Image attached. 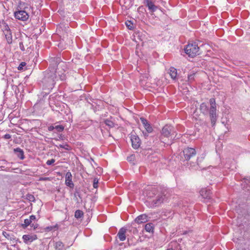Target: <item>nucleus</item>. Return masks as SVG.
Masks as SVG:
<instances>
[{"label":"nucleus","instance_id":"obj_43","mask_svg":"<svg viewBox=\"0 0 250 250\" xmlns=\"http://www.w3.org/2000/svg\"><path fill=\"white\" fill-rule=\"evenodd\" d=\"M174 250V249H172V248H170V249H167V250Z\"/></svg>","mask_w":250,"mask_h":250},{"label":"nucleus","instance_id":"obj_10","mask_svg":"<svg viewBox=\"0 0 250 250\" xmlns=\"http://www.w3.org/2000/svg\"><path fill=\"white\" fill-rule=\"evenodd\" d=\"M140 120L145 128L147 133H151L153 131V128L148 122L144 118H141Z\"/></svg>","mask_w":250,"mask_h":250},{"label":"nucleus","instance_id":"obj_1","mask_svg":"<svg viewBox=\"0 0 250 250\" xmlns=\"http://www.w3.org/2000/svg\"><path fill=\"white\" fill-rule=\"evenodd\" d=\"M148 198L149 200L147 201L148 206L151 208L160 206L162 204L167 202L168 198V192L167 190H154L149 193Z\"/></svg>","mask_w":250,"mask_h":250},{"label":"nucleus","instance_id":"obj_13","mask_svg":"<svg viewBox=\"0 0 250 250\" xmlns=\"http://www.w3.org/2000/svg\"><path fill=\"white\" fill-rule=\"evenodd\" d=\"M37 239V237L36 235H32L25 234V235H23L22 236V239L23 240V242L26 244H28V243H31Z\"/></svg>","mask_w":250,"mask_h":250},{"label":"nucleus","instance_id":"obj_5","mask_svg":"<svg viewBox=\"0 0 250 250\" xmlns=\"http://www.w3.org/2000/svg\"><path fill=\"white\" fill-rule=\"evenodd\" d=\"M14 16L16 19L22 21H27L29 18V15L24 10H19L15 12Z\"/></svg>","mask_w":250,"mask_h":250},{"label":"nucleus","instance_id":"obj_14","mask_svg":"<svg viewBox=\"0 0 250 250\" xmlns=\"http://www.w3.org/2000/svg\"><path fill=\"white\" fill-rule=\"evenodd\" d=\"M144 3L148 7V9L152 12H155L157 7L150 0H144Z\"/></svg>","mask_w":250,"mask_h":250},{"label":"nucleus","instance_id":"obj_26","mask_svg":"<svg viewBox=\"0 0 250 250\" xmlns=\"http://www.w3.org/2000/svg\"><path fill=\"white\" fill-rule=\"evenodd\" d=\"M59 147L63 148L67 150H70L71 149V147L67 144H65L64 145H60Z\"/></svg>","mask_w":250,"mask_h":250},{"label":"nucleus","instance_id":"obj_22","mask_svg":"<svg viewBox=\"0 0 250 250\" xmlns=\"http://www.w3.org/2000/svg\"><path fill=\"white\" fill-rule=\"evenodd\" d=\"M196 73L192 72L190 74L188 75V82L189 83H192L195 80Z\"/></svg>","mask_w":250,"mask_h":250},{"label":"nucleus","instance_id":"obj_16","mask_svg":"<svg viewBox=\"0 0 250 250\" xmlns=\"http://www.w3.org/2000/svg\"><path fill=\"white\" fill-rule=\"evenodd\" d=\"M0 28L4 34L11 31L8 24L4 20L0 21Z\"/></svg>","mask_w":250,"mask_h":250},{"label":"nucleus","instance_id":"obj_37","mask_svg":"<svg viewBox=\"0 0 250 250\" xmlns=\"http://www.w3.org/2000/svg\"><path fill=\"white\" fill-rule=\"evenodd\" d=\"M134 158H135V156L134 155H132L128 157L127 159L129 161H131L134 160Z\"/></svg>","mask_w":250,"mask_h":250},{"label":"nucleus","instance_id":"obj_25","mask_svg":"<svg viewBox=\"0 0 250 250\" xmlns=\"http://www.w3.org/2000/svg\"><path fill=\"white\" fill-rule=\"evenodd\" d=\"M64 128V126L62 125H57L54 126V129H56L58 132H62Z\"/></svg>","mask_w":250,"mask_h":250},{"label":"nucleus","instance_id":"obj_2","mask_svg":"<svg viewBox=\"0 0 250 250\" xmlns=\"http://www.w3.org/2000/svg\"><path fill=\"white\" fill-rule=\"evenodd\" d=\"M210 107L205 103H203L200 106V110L205 115H209L212 126H213L216 124L218 118V115L216 113V106L215 100L214 98H211L209 100Z\"/></svg>","mask_w":250,"mask_h":250},{"label":"nucleus","instance_id":"obj_12","mask_svg":"<svg viewBox=\"0 0 250 250\" xmlns=\"http://www.w3.org/2000/svg\"><path fill=\"white\" fill-rule=\"evenodd\" d=\"M127 229L123 227L121 228L117 234V236L119 240L121 241H124L126 239L125 233L126 232Z\"/></svg>","mask_w":250,"mask_h":250},{"label":"nucleus","instance_id":"obj_9","mask_svg":"<svg viewBox=\"0 0 250 250\" xmlns=\"http://www.w3.org/2000/svg\"><path fill=\"white\" fill-rule=\"evenodd\" d=\"M72 175L70 171H68L65 174V185L69 187L70 188H73L74 187V185L72 181Z\"/></svg>","mask_w":250,"mask_h":250},{"label":"nucleus","instance_id":"obj_27","mask_svg":"<svg viewBox=\"0 0 250 250\" xmlns=\"http://www.w3.org/2000/svg\"><path fill=\"white\" fill-rule=\"evenodd\" d=\"M125 25L127 27V28L130 30L133 29L134 28L132 22L130 21H126Z\"/></svg>","mask_w":250,"mask_h":250},{"label":"nucleus","instance_id":"obj_7","mask_svg":"<svg viewBox=\"0 0 250 250\" xmlns=\"http://www.w3.org/2000/svg\"><path fill=\"white\" fill-rule=\"evenodd\" d=\"M174 127L169 125L164 126L162 130V134L166 137H168L171 135H174Z\"/></svg>","mask_w":250,"mask_h":250},{"label":"nucleus","instance_id":"obj_4","mask_svg":"<svg viewBox=\"0 0 250 250\" xmlns=\"http://www.w3.org/2000/svg\"><path fill=\"white\" fill-rule=\"evenodd\" d=\"M185 52L189 57L193 58L199 54V47L196 42L188 43L185 48Z\"/></svg>","mask_w":250,"mask_h":250},{"label":"nucleus","instance_id":"obj_21","mask_svg":"<svg viewBox=\"0 0 250 250\" xmlns=\"http://www.w3.org/2000/svg\"><path fill=\"white\" fill-rule=\"evenodd\" d=\"M145 229L147 232H153L154 231V226L152 223H147L145 225Z\"/></svg>","mask_w":250,"mask_h":250},{"label":"nucleus","instance_id":"obj_23","mask_svg":"<svg viewBox=\"0 0 250 250\" xmlns=\"http://www.w3.org/2000/svg\"><path fill=\"white\" fill-rule=\"evenodd\" d=\"M75 217L77 219H79L83 217V211L81 210H77L75 212Z\"/></svg>","mask_w":250,"mask_h":250},{"label":"nucleus","instance_id":"obj_36","mask_svg":"<svg viewBox=\"0 0 250 250\" xmlns=\"http://www.w3.org/2000/svg\"><path fill=\"white\" fill-rule=\"evenodd\" d=\"M19 46H20V49L22 50V51H24L25 50V48L24 47V45H23V42H20V43H19Z\"/></svg>","mask_w":250,"mask_h":250},{"label":"nucleus","instance_id":"obj_19","mask_svg":"<svg viewBox=\"0 0 250 250\" xmlns=\"http://www.w3.org/2000/svg\"><path fill=\"white\" fill-rule=\"evenodd\" d=\"M169 73L172 79H175L177 77V69L174 67H171L169 69Z\"/></svg>","mask_w":250,"mask_h":250},{"label":"nucleus","instance_id":"obj_34","mask_svg":"<svg viewBox=\"0 0 250 250\" xmlns=\"http://www.w3.org/2000/svg\"><path fill=\"white\" fill-rule=\"evenodd\" d=\"M59 77H60V79L61 81H64L66 79L65 75L64 73H62L61 74H59Z\"/></svg>","mask_w":250,"mask_h":250},{"label":"nucleus","instance_id":"obj_20","mask_svg":"<svg viewBox=\"0 0 250 250\" xmlns=\"http://www.w3.org/2000/svg\"><path fill=\"white\" fill-rule=\"evenodd\" d=\"M111 118L110 119H106L104 120V124L110 128L114 127L115 126V124L111 120Z\"/></svg>","mask_w":250,"mask_h":250},{"label":"nucleus","instance_id":"obj_30","mask_svg":"<svg viewBox=\"0 0 250 250\" xmlns=\"http://www.w3.org/2000/svg\"><path fill=\"white\" fill-rule=\"evenodd\" d=\"M58 229V226L57 225H55V226H49V227H47L45 229L46 231H51V230H53L54 229Z\"/></svg>","mask_w":250,"mask_h":250},{"label":"nucleus","instance_id":"obj_3","mask_svg":"<svg viewBox=\"0 0 250 250\" xmlns=\"http://www.w3.org/2000/svg\"><path fill=\"white\" fill-rule=\"evenodd\" d=\"M57 65L50 66L44 72L42 82L45 89H52L57 80L56 75Z\"/></svg>","mask_w":250,"mask_h":250},{"label":"nucleus","instance_id":"obj_29","mask_svg":"<svg viewBox=\"0 0 250 250\" xmlns=\"http://www.w3.org/2000/svg\"><path fill=\"white\" fill-rule=\"evenodd\" d=\"M31 222H30V220L29 219H25L24 221V224H22L23 228H25L28 226Z\"/></svg>","mask_w":250,"mask_h":250},{"label":"nucleus","instance_id":"obj_42","mask_svg":"<svg viewBox=\"0 0 250 250\" xmlns=\"http://www.w3.org/2000/svg\"><path fill=\"white\" fill-rule=\"evenodd\" d=\"M143 134H144V135H145V136H147V133L143 132Z\"/></svg>","mask_w":250,"mask_h":250},{"label":"nucleus","instance_id":"obj_6","mask_svg":"<svg viewBox=\"0 0 250 250\" xmlns=\"http://www.w3.org/2000/svg\"><path fill=\"white\" fill-rule=\"evenodd\" d=\"M184 158L186 160H189L191 157L194 156L196 154L195 149L191 147L185 148L183 151Z\"/></svg>","mask_w":250,"mask_h":250},{"label":"nucleus","instance_id":"obj_24","mask_svg":"<svg viewBox=\"0 0 250 250\" xmlns=\"http://www.w3.org/2000/svg\"><path fill=\"white\" fill-rule=\"evenodd\" d=\"M5 37L7 39V41L8 43H10L12 42V35H11V32H9L6 33H5Z\"/></svg>","mask_w":250,"mask_h":250},{"label":"nucleus","instance_id":"obj_32","mask_svg":"<svg viewBox=\"0 0 250 250\" xmlns=\"http://www.w3.org/2000/svg\"><path fill=\"white\" fill-rule=\"evenodd\" d=\"M26 64V62H22L20 63L19 66L18 67V69L19 70H21L23 69V67L25 66Z\"/></svg>","mask_w":250,"mask_h":250},{"label":"nucleus","instance_id":"obj_17","mask_svg":"<svg viewBox=\"0 0 250 250\" xmlns=\"http://www.w3.org/2000/svg\"><path fill=\"white\" fill-rule=\"evenodd\" d=\"M200 195L205 199H209L210 198V191L207 188H203L200 191Z\"/></svg>","mask_w":250,"mask_h":250},{"label":"nucleus","instance_id":"obj_28","mask_svg":"<svg viewBox=\"0 0 250 250\" xmlns=\"http://www.w3.org/2000/svg\"><path fill=\"white\" fill-rule=\"evenodd\" d=\"M26 199L30 202H34L35 201V198L34 195L30 194H28L26 195Z\"/></svg>","mask_w":250,"mask_h":250},{"label":"nucleus","instance_id":"obj_39","mask_svg":"<svg viewBox=\"0 0 250 250\" xmlns=\"http://www.w3.org/2000/svg\"><path fill=\"white\" fill-rule=\"evenodd\" d=\"M29 219L30 220V222H32V221L36 219V216L34 215H30Z\"/></svg>","mask_w":250,"mask_h":250},{"label":"nucleus","instance_id":"obj_31","mask_svg":"<svg viewBox=\"0 0 250 250\" xmlns=\"http://www.w3.org/2000/svg\"><path fill=\"white\" fill-rule=\"evenodd\" d=\"M93 187L95 188L98 187V179L96 178H95L93 180Z\"/></svg>","mask_w":250,"mask_h":250},{"label":"nucleus","instance_id":"obj_33","mask_svg":"<svg viewBox=\"0 0 250 250\" xmlns=\"http://www.w3.org/2000/svg\"><path fill=\"white\" fill-rule=\"evenodd\" d=\"M55 162V160L54 159H51L50 160H48L46 163V164L48 165H52Z\"/></svg>","mask_w":250,"mask_h":250},{"label":"nucleus","instance_id":"obj_15","mask_svg":"<svg viewBox=\"0 0 250 250\" xmlns=\"http://www.w3.org/2000/svg\"><path fill=\"white\" fill-rule=\"evenodd\" d=\"M147 215L146 214H143L138 216L135 220V221L138 224L146 223L147 221Z\"/></svg>","mask_w":250,"mask_h":250},{"label":"nucleus","instance_id":"obj_11","mask_svg":"<svg viewBox=\"0 0 250 250\" xmlns=\"http://www.w3.org/2000/svg\"><path fill=\"white\" fill-rule=\"evenodd\" d=\"M53 244L55 250H66L67 249L64 244L60 241H53Z\"/></svg>","mask_w":250,"mask_h":250},{"label":"nucleus","instance_id":"obj_40","mask_svg":"<svg viewBox=\"0 0 250 250\" xmlns=\"http://www.w3.org/2000/svg\"><path fill=\"white\" fill-rule=\"evenodd\" d=\"M48 129L49 131H52L54 129V126L53 125H50L48 126Z\"/></svg>","mask_w":250,"mask_h":250},{"label":"nucleus","instance_id":"obj_18","mask_svg":"<svg viewBox=\"0 0 250 250\" xmlns=\"http://www.w3.org/2000/svg\"><path fill=\"white\" fill-rule=\"evenodd\" d=\"M15 153L17 157L21 160H23L24 158V152L22 149L20 148H16L14 150Z\"/></svg>","mask_w":250,"mask_h":250},{"label":"nucleus","instance_id":"obj_38","mask_svg":"<svg viewBox=\"0 0 250 250\" xmlns=\"http://www.w3.org/2000/svg\"><path fill=\"white\" fill-rule=\"evenodd\" d=\"M11 138V135L9 134H6L4 135L3 138L5 139H9Z\"/></svg>","mask_w":250,"mask_h":250},{"label":"nucleus","instance_id":"obj_41","mask_svg":"<svg viewBox=\"0 0 250 250\" xmlns=\"http://www.w3.org/2000/svg\"><path fill=\"white\" fill-rule=\"evenodd\" d=\"M3 234L6 237H7V236H9V235L6 232H4Z\"/></svg>","mask_w":250,"mask_h":250},{"label":"nucleus","instance_id":"obj_8","mask_svg":"<svg viewBox=\"0 0 250 250\" xmlns=\"http://www.w3.org/2000/svg\"><path fill=\"white\" fill-rule=\"evenodd\" d=\"M130 140L132 143V146L134 149L138 148L141 145V140L139 137L135 134H131Z\"/></svg>","mask_w":250,"mask_h":250},{"label":"nucleus","instance_id":"obj_35","mask_svg":"<svg viewBox=\"0 0 250 250\" xmlns=\"http://www.w3.org/2000/svg\"><path fill=\"white\" fill-rule=\"evenodd\" d=\"M51 179L50 177H40L39 181H50Z\"/></svg>","mask_w":250,"mask_h":250}]
</instances>
